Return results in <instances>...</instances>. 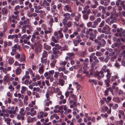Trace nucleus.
<instances>
[{"instance_id": "1", "label": "nucleus", "mask_w": 125, "mask_h": 125, "mask_svg": "<svg viewBox=\"0 0 125 125\" xmlns=\"http://www.w3.org/2000/svg\"><path fill=\"white\" fill-rule=\"evenodd\" d=\"M54 73V71L53 70L50 71L48 72H46L44 74V76L45 77H46V79H50V82H51L54 80L53 75Z\"/></svg>"}, {"instance_id": "2", "label": "nucleus", "mask_w": 125, "mask_h": 125, "mask_svg": "<svg viewBox=\"0 0 125 125\" xmlns=\"http://www.w3.org/2000/svg\"><path fill=\"white\" fill-rule=\"evenodd\" d=\"M110 30L111 28L109 27L108 25H106L103 28L102 32L106 34H108V31H110Z\"/></svg>"}, {"instance_id": "3", "label": "nucleus", "mask_w": 125, "mask_h": 125, "mask_svg": "<svg viewBox=\"0 0 125 125\" xmlns=\"http://www.w3.org/2000/svg\"><path fill=\"white\" fill-rule=\"evenodd\" d=\"M107 67L106 65H104V66L103 68H102L101 71H100V73H103V72H107L108 71V70L109 71H110L107 68Z\"/></svg>"}, {"instance_id": "4", "label": "nucleus", "mask_w": 125, "mask_h": 125, "mask_svg": "<svg viewBox=\"0 0 125 125\" xmlns=\"http://www.w3.org/2000/svg\"><path fill=\"white\" fill-rule=\"evenodd\" d=\"M110 91L111 92H113V90L111 87H108L106 88V90L105 91L104 94L106 96H107L108 94V92Z\"/></svg>"}, {"instance_id": "5", "label": "nucleus", "mask_w": 125, "mask_h": 125, "mask_svg": "<svg viewBox=\"0 0 125 125\" xmlns=\"http://www.w3.org/2000/svg\"><path fill=\"white\" fill-rule=\"evenodd\" d=\"M31 37V35H29L28 36L26 34H24L21 37V38L22 39H27L29 40Z\"/></svg>"}, {"instance_id": "6", "label": "nucleus", "mask_w": 125, "mask_h": 125, "mask_svg": "<svg viewBox=\"0 0 125 125\" xmlns=\"http://www.w3.org/2000/svg\"><path fill=\"white\" fill-rule=\"evenodd\" d=\"M117 31L118 32H120V33L119 34V35H120V37H121V35L123 33H125V31L123 30V29L122 28H121L120 29H117Z\"/></svg>"}, {"instance_id": "7", "label": "nucleus", "mask_w": 125, "mask_h": 125, "mask_svg": "<svg viewBox=\"0 0 125 125\" xmlns=\"http://www.w3.org/2000/svg\"><path fill=\"white\" fill-rule=\"evenodd\" d=\"M16 74L17 75H19L21 72V70L19 67H17L15 70Z\"/></svg>"}, {"instance_id": "8", "label": "nucleus", "mask_w": 125, "mask_h": 125, "mask_svg": "<svg viewBox=\"0 0 125 125\" xmlns=\"http://www.w3.org/2000/svg\"><path fill=\"white\" fill-rule=\"evenodd\" d=\"M7 58L10 64H12L13 63L14 61L12 58L10 57H8Z\"/></svg>"}, {"instance_id": "9", "label": "nucleus", "mask_w": 125, "mask_h": 125, "mask_svg": "<svg viewBox=\"0 0 125 125\" xmlns=\"http://www.w3.org/2000/svg\"><path fill=\"white\" fill-rule=\"evenodd\" d=\"M81 40H74L73 41V43L75 46H76L78 44L82 41Z\"/></svg>"}, {"instance_id": "10", "label": "nucleus", "mask_w": 125, "mask_h": 125, "mask_svg": "<svg viewBox=\"0 0 125 125\" xmlns=\"http://www.w3.org/2000/svg\"><path fill=\"white\" fill-rule=\"evenodd\" d=\"M90 8V6L88 5H86L85 8H83L84 10L82 11V12L83 14H84L86 13L87 11V10Z\"/></svg>"}, {"instance_id": "11", "label": "nucleus", "mask_w": 125, "mask_h": 125, "mask_svg": "<svg viewBox=\"0 0 125 125\" xmlns=\"http://www.w3.org/2000/svg\"><path fill=\"white\" fill-rule=\"evenodd\" d=\"M43 65H42L39 68L38 71L39 73L41 74H42L43 72Z\"/></svg>"}, {"instance_id": "12", "label": "nucleus", "mask_w": 125, "mask_h": 125, "mask_svg": "<svg viewBox=\"0 0 125 125\" xmlns=\"http://www.w3.org/2000/svg\"><path fill=\"white\" fill-rule=\"evenodd\" d=\"M110 82V79H106L105 80L104 83L106 85L107 87H109L110 85L109 84Z\"/></svg>"}, {"instance_id": "13", "label": "nucleus", "mask_w": 125, "mask_h": 125, "mask_svg": "<svg viewBox=\"0 0 125 125\" xmlns=\"http://www.w3.org/2000/svg\"><path fill=\"white\" fill-rule=\"evenodd\" d=\"M47 59L46 58H41V62L42 63L46 65L47 62Z\"/></svg>"}, {"instance_id": "14", "label": "nucleus", "mask_w": 125, "mask_h": 125, "mask_svg": "<svg viewBox=\"0 0 125 125\" xmlns=\"http://www.w3.org/2000/svg\"><path fill=\"white\" fill-rule=\"evenodd\" d=\"M21 92L22 94H24L27 90V88L25 86H22L21 88Z\"/></svg>"}, {"instance_id": "15", "label": "nucleus", "mask_w": 125, "mask_h": 125, "mask_svg": "<svg viewBox=\"0 0 125 125\" xmlns=\"http://www.w3.org/2000/svg\"><path fill=\"white\" fill-rule=\"evenodd\" d=\"M63 16L64 17V18L66 20H68L70 18V15L68 13L64 14Z\"/></svg>"}, {"instance_id": "16", "label": "nucleus", "mask_w": 125, "mask_h": 125, "mask_svg": "<svg viewBox=\"0 0 125 125\" xmlns=\"http://www.w3.org/2000/svg\"><path fill=\"white\" fill-rule=\"evenodd\" d=\"M47 55L48 54L47 52L44 50L42 54V57L41 58H45L47 56Z\"/></svg>"}, {"instance_id": "17", "label": "nucleus", "mask_w": 125, "mask_h": 125, "mask_svg": "<svg viewBox=\"0 0 125 125\" xmlns=\"http://www.w3.org/2000/svg\"><path fill=\"white\" fill-rule=\"evenodd\" d=\"M59 16L58 14L56 13L53 14V17H54L55 21L56 22H57L58 21V17Z\"/></svg>"}, {"instance_id": "18", "label": "nucleus", "mask_w": 125, "mask_h": 125, "mask_svg": "<svg viewBox=\"0 0 125 125\" xmlns=\"http://www.w3.org/2000/svg\"><path fill=\"white\" fill-rule=\"evenodd\" d=\"M108 72H107V74L106 76L107 78V79H110V78L111 77L112 73L110 72V71H109L108 70Z\"/></svg>"}, {"instance_id": "19", "label": "nucleus", "mask_w": 125, "mask_h": 125, "mask_svg": "<svg viewBox=\"0 0 125 125\" xmlns=\"http://www.w3.org/2000/svg\"><path fill=\"white\" fill-rule=\"evenodd\" d=\"M35 104V100L32 101L31 103H29L28 104V106L30 107H32Z\"/></svg>"}, {"instance_id": "20", "label": "nucleus", "mask_w": 125, "mask_h": 125, "mask_svg": "<svg viewBox=\"0 0 125 125\" xmlns=\"http://www.w3.org/2000/svg\"><path fill=\"white\" fill-rule=\"evenodd\" d=\"M119 78V77L117 75H115L112 76L111 78V80L113 82L115 81L116 79H118Z\"/></svg>"}, {"instance_id": "21", "label": "nucleus", "mask_w": 125, "mask_h": 125, "mask_svg": "<svg viewBox=\"0 0 125 125\" xmlns=\"http://www.w3.org/2000/svg\"><path fill=\"white\" fill-rule=\"evenodd\" d=\"M8 27V25L7 23H4L3 24V31L5 32L6 31Z\"/></svg>"}, {"instance_id": "22", "label": "nucleus", "mask_w": 125, "mask_h": 125, "mask_svg": "<svg viewBox=\"0 0 125 125\" xmlns=\"http://www.w3.org/2000/svg\"><path fill=\"white\" fill-rule=\"evenodd\" d=\"M67 54L68 55L69 58L71 60L73 56L74 55V53H67Z\"/></svg>"}, {"instance_id": "23", "label": "nucleus", "mask_w": 125, "mask_h": 125, "mask_svg": "<svg viewBox=\"0 0 125 125\" xmlns=\"http://www.w3.org/2000/svg\"><path fill=\"white\" fill-rule=\"evenodd\" d=\"M26 26H24L21 28L22 30L21 33L22 34L25 33L26 31Z\"/></svg>"}, {"instance_id": "24", "label": "nucleus", "mask_w": 125, "mask_h": 125, "mask_svg": "<svg viewBox=\"0 0 125 125\" xmlns=\"http://www.w3.org/2000/svg\"><path fill=\"white\" fill-rule=\"evenodd\" d=\"M4 119L5 121L6 122L7 124L10 125V122L11 121V119H10L7 118Z\"/></svg>"}, {"instance_id": "25", "label": "nucleus", "mask_w": 125, "mask_h": 125, "mask_svg": "<svg viewBox=\"0 0 125 125\" xmlns=\"http://www.w3.org/2000/svg\"><path fill=\"white\" fill-rule=\"evenodd\" d=\"M4 79V81L5 82H9L10 81V77L7 76H5Z\"/></svg>"}, {"instance_id": "26", "label": "nucleus", "mask_w": 125, "mask_h": 125, "mask_svg": "<svg viewBox=\"0 0 125 125\" xmlns=\"http://www.w3.org/2000/svg\"><path fill=\"white\" fill-rule=\"evenodd\" d=\"M45 96L46 98V99L45 100L44 102H46V101H49L50 100L49 94L48 93H46V94Z\"/></svg>"}, {"instance_id": "27", "label": "nucleus", "mask_w": 125, "mask_h": 125, "mask_svg": "<svg viewBox=\"0 0 125 125\" xmlns=\"http://www.w3.org/2000/svg\"><path fill=\"white\" fill-rule=\"evenodd\" d=\"M44 113L42 112H41L38 115V117L39 119H40L43 117Z\"/></svg>"}, {"instance_id": "28", "label": "nucleus", "mask_w": 125, "mask_h": 125, "mask_svg": "<svg viewBox=\"0 0 125 125\" xmlns=\"http://www.w3.org/2000/svg\"><path fill=\"white\" fill-rule=\"evenodd\" d=\"M44 46L45 49L46 50H49L51 49V47L50 46L46 45V43H44Z\"/></svg>"}, {"instance_id": "29", "label": "nucleus", "mask_w": 125, "mask_h": 125, "mask_svg": "<svg viewBox=\"0 0 125 125\" xmlns=\"http://www.w3.org/2000/svg\"><path fill=\"white\" fill-rule=\"evenodd\" d=\"M99 9L100 10H102L103 13H104L106 12L105 8L102 6H100L99 7Z\"/></svg>"}, {"instance_id": "30", "label": "nucleus", "mask_w": 125, "mask_h": 125, "mask_svg": "<svg viewBox=\"0 0 125 125\" xmlns=\"http://www.w3.org/2000/svg\"><path fill=\"white\" fill-rule=\"evenodd\" d=\"M1 10L3 14L5 15L8 12L7 10L5 8H3Z\"/></svg>"}, {"instance_id": "31", "label": "nucleus", "mask_w": 125, "mask_h": 125, "mask_svg": "<svg viewBox=\"0 0 125 125\" xmlns=\"http://www.w3.org/2000/svg\"><path fill=\"white\" fill-rule=\"evenodd\" d=\"M67 62V61H61L60 62L59 64L60 65H62L64 66L66 65Z\"/></svg>"}, {"instance_id": "32", "label": "nucleus", "mask_w": 125, "mask_h": 125, "mask_svg": "<svg viewBox=\"0 0 125 125\" xmlns=\"http://www.w3.org/2000/svg\"><path fill=\"white\" fill-rule=\"evenodd\" d=\"M59 74V73L58 72H55L54 76L56 80L57 79L58 76V75Z\"/></svg>"}, {"instance_id": "33", "label": "nucleus", "mask_w": 125, "mask_h": 125, "mask_svg": "<svg viewBox=\"0 0 125 125\" xmlns=\"http://www.w3.org/2000/svg\"><path fill=\"white\" fill-rule=\"evenodd\" d=\"M33 5L35 9H38L39 10L42 9V7L40 6H37L36 5V4L35 3H34Z\"/></svg>"}, {"instance_id": "34", "label": "nucleus", "mask_w": 125, "mask_h": 125, "mask_svg": "<svg viewBox=\"0 0 125 125\" xmlns=\"http://www.w3.org/2000/svg\"><path fill=\"white\" fill-rule=\"evenodd\" d=\"M66 99H63L61 100L59 102V104H64L66 103Z\"/></svg>"}, {"instance_id": "35", "label": "nucleus", "mask_w": 125, "mask_h": 125, "mask_svg": "<svg viewBox=\"0 0 125 125\" xmlns=\"http://www.w3.org/2000/svg\"><path fill=\"white\" fill-rule=\"evenodd\" d=\"M54 22V20L53 18H51L49 21V24L50 26H52V23Z\"/></svg>"}, {"instance_id": "36", "label": "nucleus", "mask_w": 125, "mask_h": 125, "mask_svg": "<svg viewBox=\"0 0 125 125\" xmlns=\"http://www.w3.org/2000/svg\"><path fill=\"white\" fill-rule=\"evenodd\" d=\"M21 60H20V62H21V61H24L25 60V57L24 54L22 53L21 54Z\"/></svg>"}, {"instance_id": "37", "label": "nucleus", "mask_w": 125, "mask_h": 125, "mask_svg": "<svg viewBox=\"0 0 125 125\" xmlns=\"http://www.w3.org/2000/svg\"><path fill=\"white\" fill-rule=\"evenodd\" d=\"M88 82L90 83L93 82L94 84H96L97 83V81L94 79H89L88 81Z\"/></svg>"}, {"instance_id": "38", "label": "nucleus", "mask_w": 125, "mask_h": 125, "mask_svg": "<svg viewBox=\"0 0 125 125\" xmlns=\"http://www.w3.org/2000/svg\"><path fill=\"white\" fill-rule=\"evenodd\" d=\"M30 78V76L28 75H25L22 77V80L23 81L25 79H29Z\"/></svg>"}, {"instance_id": "39", "label": "nucleus", "mask_w": 125, "mask_h": 125, "mask_svg": "<svg viewBox=\"0 0 125 125\" xmlns=\"http://www.w3.org/2000/svg\"><path fill=\"white\" fill-rule=\"evenodd\" d=\"M56 62V60H53L50 64L51 66L53 67H54L55 66Z\"/></svg>"}, {"instance_id": "40", "label": "nucleus", "mask_w": 125, "mask_h": 125, "mask_svg": "<svg viewBox=\"0 0 125 125\" xmlns=\"http://www.w3.org/2000/svg\"><path fill=\"white\" fill-rule=\"evenodd\" d=\"M65 7L67 9L68 11L69 12H71V7L70 6L66 5L65 6Z\"/></svg>"}, {"instance_id": "41", "label": "nucleus", "mask_w": 125, "mask_h": 125, "mask_svg": "<svg viewBox=\"0 0 125 125\" xmlns=\"http://www.w3.org/2000/svg\"><path fill=\"white\" fill-rule=\"evenodd\" d=\"M59 82L61 86H62L63 85L64 82V81L62 79H59Z\"/></svg>"}, {"instance_id": "42", "label": "nucleus", "mask_w": 125, "mask_h": 125, "mask_svg": "<svg viewBox=\"0 0 125 125\" xmlns=\"http://www.w3.org/2000/svg\"><path fill=\"white\" fill-rule=\"evenodd\" d=\"M81 17V15L80 14H78V15L75 17V20L77 21H78L79 20V18Z\"/></svg>"}, {"instance_id": "43", "label": "nucleus", "mask_w": 125, "mask_h": 125, "mask_svg": "<svg viewBox=\"0 0 125 125\" xmlns=\"http://www.w3.org/2000/svg\"><path fill=\"white\" fill-rule=\"evenodd\" d=\"M114 101L116 103H119L120 102V100L118 98H115L114 99Z\"/></svg>"}, {"instance_id": "44", "label": "nucleus", "mask_w": 125, "mask_h": 125, "mask_svg": "<svg viewBox=\"0 0 125 125\" xmlns=\"http://www.w3.org/2000/svg\"><path fill=\"white\" fill-rule=\"evenodd\" d=\"M65 69L64 67L62 68L61 67H59L58 68V70L59 72L63 71Z\"/></svg>"}, {"instance_id": "45", "label": "nucleus", "mask_w": 125, "mask_h": 125, "mask_svg": "<svg viewBox=\"0 0 125 125\" xmlns=\"http://www.w3.org/2000/svg\"><path fill=\"white\" fill-rule=\"evenodd\" d=\"M88 14H85L83 15V19L85 20H87L88 18Z\"/></svg>"}, {"instance_id": "46", "label": "nucleus", "mask_w": 125, "mask_h": 125, "mask_svg": "<svg viewBox=\"0 0 125 125\" xmlns=\"http://www.w3.org/2000/svg\"><path fill=\"white\" fill-rule=\"evenodd\" d=\"M110 58V57L108 55L107 56L104 60V61L105 62H107Z\"/></svg>"}, {"instance_id": "47", "label": "nucleus", "mask_w": 125, "mask_h": 125, "mask_svg": "<svg viewBox=\"0 0 125 125\" xmlns=\"http://www.w3.org/2000/svg\"><path fill=\"white\" fill-rule=\"evenodd\" d=\"M29 23V20L28 19H27L26 20L24 21L23 23L24 24H28Z\"/></svg>"}, {"instance_id": "48", "label": "nucleus", "mask_w": 125, "mask_h": 125, "mask_svg": "<svg viewBox=\"0 0 125 125\" xmlns=\"http://www.w3.org/2000/svg\"><path fill=\"white\" fill-rule=\"evenodd\" d=\"M118 105L117 104H115L112 107V109L114 110H115L118 107Z\"/></svg>"}, {"instance_id": "49", "label": "nucleus", "mask_w": 125, "mask_h": 125, "mask_svg": "<svg viewBox=\"0 0 125 125\" xmlns=\"http://www.w3.org/2000/svg\"><path fill=\"white\" fill-rule=\"evenodd\" d=\"M45 104V105L47 106H48L49 104H52V102L51 101H50L48 102H44Z\"/></svg>"}, {"instance_id": "50", "label": "nucleus", "mask_w": 125, "mask_h": 125, "mask_svg": "<svg viewBox=\"0 0 125 125\" xmlns=\"http://www.w3.org/2000/svg\"><path fill=\"white\" fill-rule=\"evenodd\" d=\"M70 98H72V99L74 101H75L76 100V96L74 94H72L70 97Z\"/></svg>"}, {"instance_id": "51", "label": "nucleus", "mask_w": 125, "mask_h": 125, "mask_svg": "<svg viewBox=\"0 0 125 125\" xmlns=\"http://www.w3.org/2000/svg\"><path fill=\"white\" fill-rule=\"evenodd\" d=\"M87 26L88 27H92V23L90 21L89 22L87 23Z\"/></svg>"}, {"instance_id": "52", "label": "nucleus", "mask_w": 125, "mask_h": 125, "mask_svg": "<svg viewBox=\"0 0 125 125\" xmlns=\"http://www.w3.org/2000/svg\"><path fill=\"white\" fill-rule=\"evenodd\" d=\"M8 88L10 89V91L11 92L14 89V88L11 85H10L9 86Z\"/></svg>"}, {"instance_id": "53", "label": "nucleus", "mask_w": 125, "mask_h": 125, "mask_svg": "<svg viewBox=\"0 0 125 125\" xmlns=\"http://www.w3.org/2000/svg\"><path fill=\"white\" fill-rule=\"evenodd\" d=\"M52 40L55 43H57L58 42V41L53 36L52 37Z\"/></svg>"}, {"instance_id": "54", "label": "nucleus", "mask_w": 125, "mask_h": 125, "mask_svg": "<svg viewBox=\"0 0 125 125\" xmlns=\"http://www.w3.org/2000/svg\"><path fill=\"white\" fill-rule=\"evenodd\" d=\"M102 44L101 45L102 47L104 46L106 44V42L104 39H102L101 40Z\"/></svg>"}, {"instance_id": "55", "label": "nucleus", "mask_w": 125, "mask_h": 125, "mask_svg": "<svg viewBox=\"0 0 125 125\" xmlns=\"http://www.w3.org/2000/svg\"><path fill=\"white\" fill-rule=\"evenodd\" d=\"M8 39H13L14 38V35H9L8 36Z\"/></svg>"}, {"instance_id": "56", "label": "nucleus", "mask_w": 125, "mask_h": 125, "mask_svg": "<svg viewBox=\"0 0 125 125\" xmlns=\"http://www.w3.org/2000/svg\"><path fill=\"white\" fill-rule=\"evenodd\" d=\"M96 55L97 56H101L102 54L100 52H97L96 53Z\"/></svg>"}, {"instance_id": "57", "label": "nucleus", "mask_w": 125, "mask_h": 125, "mask_svg": "<svg viewBox=\"0 0 125 125\" xmlns=\"http://www.w3.org/2000/svg\"><path fill=\"white\" fill-rule=\"evenodd\" d=\"M55 47L58 49H61V47L58 44H56L55 45Z\"/></svg>"}, {"instance_id": "58", "label": "nucleus", "mask_w": 125, "mask_h": 125, "mask_svg": "<svg viewBox=\"0 0 125 125\" xmlns=\"http://www.w3.org/2000/svg\"><path fill=\"white\" fill-rule=\"evenodd\" d=\"M68 30V28L66 26H65L63 28V31L64 32L66 33L67 32Z\"/></svg>"}, {"instance_id": "59", "label": "nucleus", "mask_w": 125, "mask_h": 125, "mask_svg": "<svg viewBox=\"0 0 125 125\" xmlns=\"http://www.w3.org/2000/svg\"><path fill=\"white\" fill-rule=\"evenodd\" d=\"M62 52H60V51L58 50H57L54 53V54H60V55H61Z\"/></svg>"}, {"instance_id": "60", "label": "nucleus", "mask_w": 125, "mask_h": 125, "mask_svg": "<svg viewBox=\"0 0 125 125\" xmlns=\"http://www.w3.org/2000/svg\"><path fill=\"white\" fill-rule=\"evenodd\" d=\"M47 2V1L46 0H44L43 3L42 4H41V2H40L39 4L41 6H42L44 5V4H46Z\"/></svg>"}, {"instance_id": "61", "label": "nucleus", "mask_w": 125, "mask_h": 125, "mask_svg": "<svg viewBox=\"0 0 125 125\" xmlns=\"http://www.w3.org/2000/svg\"><path fill=\"white\" fill-rule=\"evenodd\" d=\"M8 112L9 113V114H15V111H12L11 110H8Z\"/></svg>"}, {"instance_id": "62", "label": "nucleus", "mask_w": 125, "mask_h": 125, "mask_svg": "<svg viewBox=\"0 0 125 125\" xmlns=\"http://www.w3.org/2000/svg\"><path fill=\"white\" fill-rule=\"evenodd\" d=\"M26 26L28 27L30 31H32L33 29V27L30 25H28Z\"/></svg>"}, {"instance_id": "63", "label": "nucleus", "mask_w": 125, "mask_h": 125, "mask_svg": "<svg viewBox=\"0 0 125 125\" xmlns=\"http://www.w3.org/2000/svg\"><path fill=\"white\" fill-rule=\"evenodd\" d=\"M37 80H39L40 79V77L39 75L36 74L35 76Z\"/></svg>"}, {"instance_id": "64", "label": "nucleus", "mask_w": 125, "mask_h": 125, "mask_svg": "<svg viewBox=\"0 0 125 125\" xmlns=\"http://www.w3.org/2000/svg\"><path fill=\"white\" fill-rule=\"evenodd\" d=\"M13 123L14 124V125H21V122H15L14 121H13Z\"/></svg>"}]
</instances>
